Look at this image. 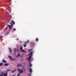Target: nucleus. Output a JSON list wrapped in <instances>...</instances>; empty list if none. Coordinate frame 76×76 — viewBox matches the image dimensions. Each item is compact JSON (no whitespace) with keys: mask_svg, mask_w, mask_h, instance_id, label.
I'll return each instance as SVG.
<instances>
[{"mask_svg":"<svg viewBox=\"0 0 76 76\" xmlns=\"http://www.w3.org/2000/svg\"><path fill=\"white\" fill-rule=\"evenodd\" d=\"M13 25H15V21H13V20H12L11 22L10 23V24H11V25H10L9 24L7 25V26L9 28V29H12V27H13Z\"/></svg>","mask_w":76,"mask_h":76,"instance_id":"f257e3e1","label":"nucleus"},{"mask_svg":"<svg viewBox=\"0 0 76 76\" xmlns=\"http://www.w3.org/2000/svg\"><path fill=\"white\" fill-rule=\"evenodd\" d=\"M32 57V56H29L28 58H27L26 60H28V61H30L31 60V58Z\"/></svg>","mask_w":76,"mask_h":76,"instance_id":"f03ea898","label":"nucleus"},{"mask_svg":"<svg viewBox=\"0 0 76 76\" xmlns=\"http://www.w3.org/2000/svg\"><path fill=\"white\" fill-rule=\"evenodd\" d=\"M32 53H33V52L32 51H31L28 55V56H32Z\"/></svg>","mask_w":76,"mask_h":76,"instance_id":"7ed1b4c3","label":"nucleus"},{"mask_svg":"<svg viewBox=\"0 0 76 76\" xmlns=\"http://www.w3.org/2000/svg\"><path fill=\"white\" fill-rule=\"evenodd\" d=\"M23 65H22L20 64H18L17 66V67H20V66H23Z\"/></svg>","mask_w":76,"mask_h":76,"instance_id":"20e7f679","label":"nucleus"},{"mask_svg":"<svg viewBox=\"0 0 76 76\" xmlns=\"http://www.w3.org/2000/svg\"><path fill=\"white\" fill-rule=\"evenodd\" d=\"M19 73H20V74H22V73H23V71L22 70H20L19 71Z\"/></svg>","mask_w":76,"mask_h":76,"instance_id":"39448f33","label":"nucleus"},{"mask_svg":"<svg viewBox=\"0 0 76 76\" xmlns=\"http://www.w3.org/2000/svg\"><path fill=\"white\" fill-rule=\"evenodd\" d=\"M9 1V4L10 6L11 5V4H12V0H8Z\"/></svg>","mask_w":76,"mask_h":76,"instance_id":"423d86ee","label":"nucleus"},{"mask_svg":"<svg viewBox=\"0 0 76 76\" xmlns=\"http://www.w3.org/2000/svg\"><path fill=\"white\" fill-rule=\"evenodd\" d=\"M21 52H23V53H27V52L25 51L24 49H22L21 50Z\"/></svg>","mask_w":76,"mask_h":76,"instance_id":"0eeeda50","label":"nucleus"},{"mask_svg":"<svg viewBox=\"0 0 76 76\" xmlns=\"http://www.w3.org/2000/svg\"><path fill=\"white\" fill-rule=\"evenodd\" d=\"M6 72V73H4V76H7L8 75L7 73V72Z\"/></svg>","mask_w":76,"mask_h":76,"instance_id":"6e6552de","label":"nucleus"},{"mask_svg":"<svg viewBox=\"0 0 76 76\" xmlns=\"http://www.w3.org/2000/svg\"><path fill=\"white\" fill-rule=\"evenodd\" d=\"M9 64L7 63V64H4V66H9Z\"/></svg>","mask_w":76,"mask_h":76,"instance_id":"1a4fd4ad","label":"nucleus"},{"mask_svg":"<svg viewBox=\"0 0 76 76\" xmlns=\"http://www.w3.org/2000/svg\"><path fill=\"white\" fill-rule=\"evenodd\" d=\"M2 62L3 63H7V61H6V60H4V59H3Z\"/></svg>","mask_w":76,"mask_h":76,"instance_id":"9d476101","label":"nucleus"},{"mask_svg":"<svg viewBox=\"0 0 76 76\" xmlns=\"http://www.w3.org/2000/svg\"><path fill=\"white\" fill-rule=\"evenodd\" d=\"M29 72H30V73H32V69H31V68H30Z\"/></svg>","mask_w":76,"mask_h":76,"instance_id":"9b49d317","label":"nucleus"},{"mask_svg":"<svg viewBox=\"0 0 76 76\" xmlns=\"http://www.w3.org/2000/svg\"><path fill=\"white\" fill-rule=\"evenodd\" d=\"M14 53L15 54L16 53V49L15 48H14Z\"/></svg>","mask_w":76,"mask_h":76,"instance_id":"f8f14e48","label":"nucleus"},{"mask_svg":"<svg viewBox=\"0 0 76 76\" xmlns=\"http://www.w3.org/2000/svg\"><path fill=\"white\" fill-rule=\"evenodd\" d=\"M20 50L21 51L22 50V49H23V47H22V46H20Z\"/></svg>","mask_w":76,"mask_h":76,"instance_id":"ddd939ff","label":"nucleus"},{"mask_svg":"<svg viewBox=\"0 0 76 76\" xmlns=\"http://www.w3.org/2000/svg\"><path fill=\"white\" fill-rule=\"evenodd\" d=\"M30 64V67H32V64H31V61H30V63L29 64Z\"/></svg>","mask_w":76,"mask_h":76,"instance_id":"4468645a","label":"nucleus"},{"mask_svg":"<svg viewBox=\"0 0 76 76\" xmlns=\"http://www.w3.org/2000/svg\"><path fill=\"white\" fill-rule=\"evenodd\" d=\"M28 42H29V40H28L27 41L25 42V44H28Z\"/></svg>","mask_w":76,"mask_h":76,"instance_id":"2eb2a0df","label":"nucleus"},{"mask_svg":"<svg viewBox=\"0 0 76 76\" xmlns=\"http://www.w3.org/2000/svg\"><path fill=\"white\" fill-rule=\"evenodd\" d=\"M9 50L11 54H12V50H11V49H10V48H9Z\"/></svg>","mask_w":76,"mask_h":76,"instance_id":"dca6fc26","label":"nucleus"},{"mask_svg":"<svg viewBox=\"0 0 76 76\" xmlns=\"http://www.w3.org/2000/svg\"><path fill=\"white\" fill-rule=\"evenodd\" d=\"M8 57H9V58H10V60H11V59H12V57H11V56H8Z\"/></svg>","mask_w":76,"mask_h":76,"instance_id":"f3484780","label":"nucleus"},{"mask_svg":"<svg viewBox=\"0 0 76 76\" xmlns=\"http://www.w3.org/2000/svg\"><path fill=\"white\" fill-rule=\"evenodd\" d=\"M23 46L24 48L26 47V44H24Z\"/></svg>","mask_w":76,"mask_h":76,"instance_id":"a211bd4d","label":"nucleus"},{"mask_svg":"<svg viewBox=\"0 0 76 76\" xmlns=\"http://www.w3.org/2000/svg\"><path fill=\"white\" fill-rule=\"evenodd\" d=\"M3 63H0V66H1L3 65Z\"/></svg>","mask_w":76,"mask_h":76,"instance_id":"6ab92c4d","label":"nucleus"},{"mask_svg":"<svg viewBox=\"0 0 76 76\" xmlns=\"http://www.w3.org/2000/svg\"><path fill=\"white\" fill-rule=\"evenodd\" d=\"M36 41H38V38H36Z\"/></svg>","mask_w":76,"mask_h":76,"instance_id":"aec40b11","label":"nucleus"},{"mask_svg":"<svg viewBox=\"0 0 76 76\" xmlns=\"http://www.w3.org/2000/svg\"><path fill=\"white\" fill-rule=\"evenodd\" d=\"M17 56H18V57H20V54H18Z\"/></svg>","mask_w":76,"mask_h":76,"instance_id":"412c9836","label":"nucleus"},{"mask_svg":"<svg viewBox=\"0 0 76 76\" xmlns=\"http://www.w3.org/2000/svg\"><path fill=\"white\" fill-rule=\"evenodd\" d=\"M17 70H18V71H19H19H20V69L18 68L17 69Z\"/></svg>","mask_w":76,"mask_h":76,"instance_id":"4be33fe9","label":"nucleus"},{"mask_svg":"<svg viewBox=\"0 0 76 76\" xmlns=\"http://www.w3.org/2000/svg\"><path fill=\"white\" fill-rule=\"evenodd\" d=\"M7 27H6V28H4V30H6V29H7Z\"/></svg>","mask_w":76,"mask_h":76,"instance_id":"5701e85b","label":"nucleus"},{"mask_svg":"<svg viewBox=\"0 0 76 76\" xmlns=\"http://www.w3.org/2000/svg\"><path fill=\"white\" fill-rule=\"evenodd\" d=\"M7 27H6V28H4V30H6V29H7Z\"/></svg>","mask_w":76,"mask_h":76,"instance_id":"b1692460","label":"nucleus"},{"mask_svg":"<svg viewBox=\"0 0 76 76\" xmlns=\"http://www.w3.org/2000/svg\"><path fill=\"white\" fill-rule=\"evenodd\" d=\"M31 51V49H29L28 51V52L30 53V51Z\"/></svg>","mask_w":76,"mask_h":76,"instance_id":"393cba45","label":"nucleus"},{"mask_svg":"<svg viewBox=\"0 0 76 76\" xmlns=\"http://www.w3.org/2000/svg\"><path fill=\"white\" fill-rule=\"evenodd\" d=\"M3 36H1L0 37V39H1V37H3Z\"/></svg>","mask_w":76,"mask_h":76,"instance_id":"a878e982","label":"nucleus"},{"mask_svg":"<svg viewBox=\"0 0 76 76\" xmlns=\"http://www.w3.org/2000/svg\"><path fill=\"white\" fill-rule=\"evenodd\" d=\"M20 75V73H19L17 75V76H19Z\"/></svg>","mask_w":76,"mask_h":76,"instance_id":"bb28decb","label":"nucleus"},{"mask_svg":"<svg viewBox=\"0 0 76 76\" xmlns=\"http://www.w3.org/2000/svg\"><path fill=\"white\" fill-rule=\"evenodd\" d=\"M14 31H16V28H14Z\"/></svg>","mask_w":76,"mask_h":76,"instance_id":"cd10ccee","label":"nucleus"},{"mask_svg":"<svg viewBox=\"0 0 76 76\" xmlns=\"http://www.w3.org/2000/svg\"><path fill=\"white\" fill-rule=\"evenodd\" d=\"M12 60V61H14V59H12V58L11 59V60Z\"/></svg>","mask_w":76,"mask_h":76,"instance_id":"c85d7f7f","label":"nucleus"},{"mask_svg":"<svg viewBox=\"0 0 76 76\" xmlns=\"http://www.w3.org/2000/svg\"><path fill=\"white\" fill-rule=\"evenodd\" d=\"M10 69H8V70H7V71H8V72H9V71H10Z\"/></svg>","mask_w":76,"mask_h":76,"instance_id":"c756f323","label":"nucleus"},{"mask_svg":"<svg viewBox=\"0 0 76 76\" xmlns=\"http://www.w3.org/2000/svg\"><path fill=\"white\" fill-rule=\"evenodd\" d=\"M14 72V71H12L11 72V73H13Z\"/></svg>","mask_w":76,"mask_h":76,"instance_id":"7c9ffc66","label":"nucleus"},{"mask_svg":"<svg viewBox=\"0 0 76 76\" xmlns=\"http://www.w3.org/2000/svg\"><path fill=\"white\" fill-rule=\"evenodd\" d=\"M9 34V33H7L6 34V35H7V34Z\"/></svg>","mask_w":76,"mask_h":76,"instance_id":"2f4dec72","label":"nucleus"},{"mask_svg":"<svg viewBox=\"0 0 76 76\" xmlns=\"http://www.w3.org/2000/svg\"><path fill=\"white\" fill-rule=\"evenodd\" d=\"M14 72H15V71H16V69H14Z\"/></svg>","mask_w":76,"mask_h":76,"instance_id":"473e14b6","label":"nucleus"},{"mask_svg":"<svg viewBox=\"0 0 76 76\" xmlns=\"http://www.w3.org/2000/svg\"><path fill=\"white\" fill-rule=\"evenodd\" d=\"M3 76V74L1 75H0V76Z\"/></svg>","mask_w":76,"mask_h":76,"instance_id":"72a5a7b5","label":"nucleus"},{"mask_svg":"<svg viewBox=\"0 0 76 76\" xmlns=\"http://www.w3.org/2000/svg\"><path fill=\"white\" fill-rule=\"evenodd\" d=\"M17 48H18V45H17Z\"/></svg>","mask_w":76,"mask_h":76,"instance_id":"f704fd0d","label":"nucleus"},{"mask_svg":"<svg viewBox=\"0 0 76 76\" xmlns=\"http://www.w3.org/2000/svg\"><path fill=\"white\" fill-rule=\"evenodd\" d=\"M20 57H21V58H22L23 57L22 56H20Z\"/></svg>","mask_w":76,"mask_h":76,"instance_id":"c9c22d12","label":"nucleus"},{"mask_svg":"<svg viewBox=\"0 0 76 76\" xmlns=\"http://www.w3.org/2000/svg\"><path fill=\"white\" fill-rule=\"evenodd\" d=\"M17 40H19V39L17 38Z\"/></svg>","mask_w":76,"mask_h":76,"instance_id":"e433bc0d","label":"nucleus"},{"mask_svg":"<svg viewBox=\"0 0 76 76\" xmlns=\"http://www.w3.org/2000/svg\"><path fill=\"white\" fill-rule=\"evenodd\" d=\"M2 75H3V72H2Z\"/></svg>","mask_w":76,"mask_h":76,"instance_id":"4c0bfd02","label":"nucleus"},{"mask_svg":"<svg viewBox=\"0 0 76 76\" xmlns=\"http://www.w3.org/2000/svg\"><path fill=\"white\" fill-rule=\"evenodd\" d=\"M13 76H15V75H13Z\"/></svg>","mask_w":76,"mask_h":76,"instance_id":"58836bf2","label":"nucleus"},{"mask_svg":"<svg viewBox=\"0 0 76 76\" xmlns=\"http://www.w3.org/2000/svg\"><path fill=\"white\" fill-rule=\"evenodd\" d=\"M20 42H22V41H20Z\"/></svg>","mask_w":76,"mask_h":76,"instance_id":"ea45409f","label":"nucleus"},{"mask_svg":"<svg viewBox=\"0 0 76 76\" xmlns=\"http://www.w3.org/2000/svg\"><path fill=\"white\" fill-rule=\"evenodd\" d=\"M10 20L9 21V22H10Z\"/></svg>","mask_w":76,"mask_h":76,"instance_id":"a19ab883","label":"nucleus"},{"mask_svg":"<svg viewBox=\"0 0 76 76\" xmlns=\"http://www.w3.org/2000/svg\"><path fill=\"white\" fill-rule=\"evenodd\" d=\"M11 18H12V17H11Z\"/></svg>","mask_w":76,"mask_h":76,"instance_id":"79ce46f5","label":"nucleus"},{"mask_svg":"<svg viewBox=\"0 0 76 76\" xmlns=\"http://www.w3.org/2000/svg\"><path fill=\"white\" fill-rule=\"evenodd\" d=\"M29 76H31V75H29Z\"/></svg>","mask_w":76,"mask_h":76,"instance_id":"37998d69","label":"nucleus"}]
</instances>
